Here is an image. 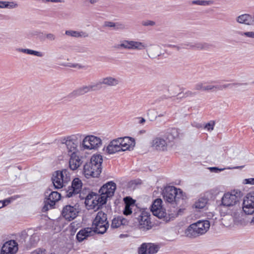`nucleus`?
I'll list each match as a JSON object with an SVG mask.
<instances>
[{"instance_id":"obj_1","label":"nucleus","mask_w":254,"mask_h":254,"mask_svg":"<svg viewBox=\"0 0 254 254\" xmlns=\"http://www.w3.org/2000/svg\"><path fill=\"white\" fill-rule=\"evenodd\" d=\"M102 162L103 158L101 155H93L90 161L84 165L83 172L85 177L87 179L98 177L101 173Z\"/></svg>"},{"instance_id":"obj_2","label":"nucleus","mask_w":254,"mask_h":254,"mask_svg":"<svg viewBox=\"0 0 254 254\" xmlns=\"http://www.w3.org/2000/svg\"><path fill=\"white\" fill-rule=\"evenodd\" d=\"M93 232L96 234H103L109 227V223L107 220V215L102 211L98 212L93 220Z\"/></svg>"},{"instance_id":"obj_3","label":"nucleus","mask_w":254,"mask_h":254,"mask_svg":"<svg viewBox=\"0 0 254 254\" xmlns=\"http://www.w3.org/2000/svg\"><path fill=\"white\" fill-rule=\"evenodd\" d=\"M70 180V174L67 169L55 171L53 174L52 181L55 189L63 188Z\"/></svg>"},{"instance_id":"obj_4","label":"nucleus","mask_w":254,"mask_h":254,"mask_svg":"<svg viewBox=\"0 0 254 254\" xmlns=\"http://www.w3.org/2000/svg\"><path fill=\"white\" fill-rule=\"evenodd\" d=\"M163 195L166 202L171 204H177L180 198H183L184 192L180 189L169 186L165 189Z\"/></svg>"},{"instance_id":"obj_5","label":"nucleus","mask_w":254,"mask_h":254,"mask_svg":"<svg viewBox=\"0 0 254 254\" xmlns=\"http://www.w3.org/2000/svg\"><path fill=\"white\" fill-rule=\"evenodd\" d=\"M116 190V184L113 181H110L103 185L99 190L100 196L99 197L100 205L107 203V198L113 196Z\"/></svg>"},{"instance_id":"obj_6","label":"nucleus","mask_w":254,"mask_h":254,"mask_svg":"<svg viewBox=\"0 0 254 254\" xmlns=\"http://www.w3.org/2000/svg\"><path fill=\"white\" fill-rule=\"evenodd\" d=\"M81 136L79 134H73L62 139V144H65L68 154L77 153V146L80 143Z\"/></svg>"},{"instance_id":"obj_7","label":"nucleus","mask_w":254,"mask_h":254,"mask_svg":"<svg viewBox=\"0 0 254 254\" xmlns=\"http://www.w3.org/2000/svg\"><path fill=\"white\" fill-rule=\"evenodd\" d=\"M150 217V212L147 208L140 210V215L137 217V222L139 223L140 229L145 230L151 228Z\"/></svg>"},{"instance_id":"obj_8","label":"nucleus","mask_w":254,"mask_h":254,"mask_svg":"<svg viewBox=\"0 0 254 254\" xmlns=\"http://www.w3.org/2000/svg\"><path fill=\"white\" fill-rule=\"evenodd\" d=\"M101 145V139L93 135L86 136L82 142V145L84 149H96Z\"/></svg>"},{"instance_id":"obj_9","label":"nucleus","mask_w":254,"mask_h":254,"mask_svg":"<svg viewBox=\"0 0 254 254\" xmlns=\"http://www.w3.org/2000/svg\"><path fill=\"white\" fill-rule=\"evenodd\" d=\"M150 211L153 215L159 219L165 218L167 213L162 207V200L161 198L155 199L150 207Z\"/></svg>"},{"instance_id":"obj_10","label":"nucleus","mask_w":254,"mask_h":254,"mask_svg":"<svg viewBox=\"0 0 254 254\" xmlns=\"http://www.w3.org/2000/svg\"><path fill=\"white\" fill-rule=\"evenodd\" d=\"M82 186V183L78 178H74L71 183V186L68 187L67 190H64V195L66 197L70 198L73 195L79 193Z\"/></svg>"},{"instance_id":"obj_11","label":"nucleus","mask_w":254,"mask_h":254,"mask_svg":"<svg viewBox=\"0 0 254 254\" xmlns=\"http://www.w3.org/2000/svg\"><path fill=\"white\" fill-rule=\"evenodd\" d=\"M45 199L48 200V204L50 208H54L56 202L61 198V193L58 191H53L52 189L49 188L45 192Z\"/></svg>"},{"instance_id":"obj_12","label":"nucleus","mask_w":254,"mask_h":254,"mask_svg":"<svg viewBox=\"0 0 254 254\" xmlns=\"http://www.w3.org/2000/svg\"><path fill=\"white\" fill-rule=\"evenodd\" d=\"M146 47V46L143 43L128 40H124L117 47L118 48H123L127 50L135 49L138 50L144 49Z\"/></svg>"},{"instance_id":"obj_13","label":"nucleus","mask_w":254,"mask_h":254,"mask_svg":"<svg viewBox=\"0 0 254 254\" xmlns=\"http://www.w3.org/2000/svg\"><path fill=\"white\" fill-rule=\"evenodd\" d=\"M239 201V197L235 194L229 192L224 193L221 198V205L229 207L236 205Z\"/></svg>"},{"instance_id":"obj_14","label":"nucleus","mask_w":254,"mask_h":254,"mask_svg":"<svg viewBox=\"0 0 254 254\" xmlns=\"http://www.w3.org/2000/svg\"><path fill=\"white\" fill-rule=\"evenodd\" d=\"M78 213V211L74 206L66 205L63 208L62 215L65 219L70 221L77 217Z\"/></svg>"},{"instance_id":"obj_15","label":"nucleus","mask_w":254,"mask_h":254,"mask_svg":"<svg viewBox=\"0 0 254 254\" xmlns=\"http://www.w3.org/2000/svg\"><path fill=\"white\" fill-rule=\"evenodd\" d=\"M119 144H120V146L123 149L121 151H125L127 150H133L135 145V142L134 138L131 137L126 136L122 137L121 143H119Z\"/></svg>"},{"instance_id":"obj_16","label":"nucleus","mask_w":254,"mask_h":254,"mask_svg":"<svg viewBox=\"0 0 254 254\" xmlns=\"http://www.w3.org/2000/svg\"><path fill=\"white\" fill-rule=\"evenodd\" d=\"M179 136V129L175 127H170L166 129L163 135V137L168 142L173 141Z\"/></svg>"},{"instance_id":"obj_17","label":"nucleus","mask_w":254,"mask_h":254,"mask_svg":"<svg viewBox=\"0 0 254 254\" xmlns=\"http://www.w3.org/2000/svg\"><path fill=\"white\" fill-rule=\"evenodd\" d=\"M152 147L157 150L164 151L167 150V142L164 137H156L152 141Z\"/></svg>"},{"instance_id":"obj_18","label":"nucleus","mask_w":254,"mask_h":254,"mask_svg":"<svg viewBox=\"0 0 254 254\" xmlns=\"http://www.w3.org/2000/svg\"><path fill=\"white\" fill-rule=\"evenodd\" d=\"M236 21L240 24H244L249 26L254 25V13L253 15L243 14L236 18Z\"/></svg>"},{"instance_id":"obj_19","label":"nucleus","mask_w":254,"mask_h":254,"mask_svg":"<svg viewBox=\"0 0 254 254\" xmlns=\"http://www.w3.org/2000/svg\"><path fill=\"white\" fill-rule=\"evenodd\" d=\"M93 230L91 228L86 227L81 229L76 236V239L78 242H82L88 237L92 236L94 234Z\"/></svg>"},{"instance_id":"obj_20","label":"nucleus","mask_w":254,"mask_h":254,"mask_svg":"<svg viewBox=\"0 0 254 254\" xmlns=\"http://www.w3.org/2000/svg\"><path fill=\"white\" fill-rule=\"evenodd\" d=\"M68 155L70 156L69 160L70 169L73 171L76 170L82 163L81 157L77 155L76 153L70 154Z\"/></svg>"},{"instance_id":"obj_21","label":"nucleus","mask_w":254,"mask_h":254,"mask_svg":"<svg viewBox=\"0 0 254 254\" xmlns=\"http://www.w3.org/2000/svg\"><path fill=\"white\" fill-rule=\"evenodd\" d=\"M9 254H14L18 251V243L16 240H10L5 242L2 248Z\"/></svg>"},{"instance_id":"obj_22","label":"nucleus","mask_w":254,"mask_h":254,"mask_svg":"<svg viewBox=\"0 0 254 254\" xmlns=\"http://www.w3.org/2000/svg\"><path fill=\"white\" fill-rule=\"evenodd\" d=\"M185 233L188 237L190 238H195L201 235L195 223L190 225L186 230Z\"/></svg>"},{"instance_id":"obj_23","label":"nucleus","mask_w":254,"mask_h":254,"mask_svg":"<svg viewBox=\"0 0 254 254\" xmlns=\"http://www.w3.org/2000/svg\"><path fill=\"white\" fill-rule=\"evenodd\" d=\"M100 196V194H97V193L94 192H89L85 197H81V199H83L85 198V202L86 203H89V200L92 199V203L93 204H95L96 205H99L101 206L100 205V199L99 197Z\"/></svg>"},{"instance_id":"obj_24","label":"nucleus","mask_w":254,"mask_h":254,"mask_svg":"<svg viewBox=\"0 0 254 254\" xmlns=\"http://www.w3.org/2000/svg\"><path fill=\"white\" fill-rule=\"evenodd\" d=\"M89 92H90L89 85L83 86L73 91L68 95V97L69 98H76Z\"/></svg>"},{"instance_id":"obj_25","label":"nucleus","mask_w":254,"mask_h":254,"mask_svg":"<svg viewBox=\"0 0 254 254\" xmlns=\"http://www.w3.org/2000/svg\"><path fill=\"white\" fill-rule=\"evenodd\" d=\"M185 45H187L188 49H196L199 50L208 49L213 47L212 45L207 43H196L194 44L186 43Z\"/></svg>"},{"instance_id":"obj_26","label":"nucleus","mask_w":254,"mask_h":254,"mask_svg":"<svg viewBox=\"0 0 254 254\" xmlns=\"http://www.w3.org/2000/svg\"><path fill=\"white\" fill-rule=\"evenodd\" d=\"M242 208L246 214L252 215L254 213V203L243 199Z\"/></svg>"},{"instance_id":"obj_27","label":"nucleus","mask_w":254,"mask_h":254,"mask_svg":"<svg viewBox=\"0 0 254 254\" xmlns=\"http://www.w3.org/2000/svg\"><path fill=\"white\" fill-rule=\"evenodd\" d=\"M195 223L198 227L200 234L206 233L210 227V222L208 220H199Z\"/></svg>"},{"instance_id":"obj_28","label":"nucleus","mask_w":254,"mask_h":254,"mask_svg":"<svg viewBox=\"0 0 254 254\" xmlns=\"http://www.w3.org/2000/svg\"><path fill=\"white\" fill-rule=\"evenodd\" d=\"M116 142L115 141H111L107 147V152L108 154H112L115 153L117 152L121 151V150H123L121 146H119L117 144H114Z\"/></svg>"},{"instance_id":"obj_29","label":"nucleus","mask_w":254,"mask_h":254,"mask_svg":"<svg viewBox=\"0 0 254 254\" xmlns=\"http://www.w3.org/2000/svg\"><path fill=\"white\" fill-rule=\"evenodd\" d=\"M102 84H105L109 86H114L119 84V80L111 76H108L103 78L101 81Z\"/></svg>"},{"instance_id":"obj_30","label":"nucleus","mask_w":254,"mask_h":254,"mask_svg":"<svg viewBox=\"0 0 254 254\" xmlns=\"http://www.w3.org/2000/svg\"><path fill=\"white\" fill-rule=\"evenodd\" d=\"M28 236V234L27 231L26 230L22 231L20 233H19L16 238V241H17L18 244H19L21 246L23 245H25V241L27 239Z\"/></svg>"},{"instance_id":"obj_31","label":"nucleus","mask_w":254,"mask_h":254,"mask_svg":"<svg viewBox=\"0 0 254 254\" xmlns=\"http://www.w3.org/2000/svg\"><path fill=\"white\" fill-rule=\"evenodd\" d=\"M65 34L66 35L72 36L73 37H88V34L83 31H76L73 30H66L65 31Z\"/></svg>"},{"instance_id":"obj_32","label":"nucleus","mask_w":254,"mask_h":254,"mask_svg":"<svg viewBox=\"0 0 254 254\" xmlns=\"http://www.w3.org/2000/svg\"><path fill=\"white\" fill-rule=\"evenodd\" d=\"M104 27L113 28L115 30L123 29L125 28V25L119 22H113L111 21H105L104 23Z\"/></svg>"},{"instance_id":"obj_33","label":"nucleus","mask_w":254,"mask_h":254,"mask_svg":"<svg viewBox=\"0 0 254 254\" xmlns=\"http://www.w3.org/2000/svg\"><path fill=\"white\" fill-rule=\"evenodd\" d=\"M18 51L20 52H22L23 53H26L28 55H34L39 57H42L43 56L44 54L43 53L37 51H34L31 49H21L19 48L18 49Z\"/></svg>"},{"instance_id":"obj_34","label":"nucleus","mask_w":254,"mask_h":254,"mask_svg":"<svg viewBox=\"0 0 254 254\" xmlns=\"http://www.w3.org/2000/svg\"><path fill=\"white\" fill-rule=\"evenodd\" d=\"M30 242L27 245L28 247H35L40 240L39 236L37 233H34L29 238Z\"/></svg>"},{"instance_id":"obj_35","label":"nucleus","mask_w":254,"mask_h":254,"mask_svg":"<svg viewBox=\"0 0 254 254\" xmlns=\"http://www.w3.org/2000/svg\"><path fill=\"white\" fill-rule=\"evenodd\" d=\"M208 198L205 197L199 198L195 203V207L198 209L204 208L208 202Z\"/></svg>"},{"instance_id":"obj_36","label":"nucleus","mask_w":254,"mask_h":254,"mask_svg":"<svg viewBox=\"0 0 254 254\" xmlns=\"http://www.w3.org/2000/svg\"><path fill=\"white\" fill-rule=\"evenodd\" d=\"M248 83H232L225 84L222 85H217V89L219 90H222L223 89H225L228 87H232L233 86H242V85H247Z\"/></svg>"},{"instance_id":"obj_37","label":"nucleus","mask_w":254,"mask_h":254,"mask_svg":"<svg viewBox=\"0 0 254 254\" xmlns=\"http://www.w3.org/2000/svg\"><path fill=\"white\" fill-rule=\"evenodd\" d=\"M148 254H155L158 252L160 248L159 246L153 243H148Z\"/></svg>"},{"instance_id":"obj_38","label":"nucleus","mask_w":254,"mask_h":254,"mask_svg":"<svg viewBox=\"0 0 254 254\" xmlns=\"http://www.w3.org/2000/svg\"><path fill=\"white\" fill-rule=\"evenodd\" d=\"M148 243H142L138 249V254H148Z\"/></svg>"},{"instance_id":"obj_39","label":"nucleus","mask_w":254,"mask_h":254,"mask_svg":"<svg viewBox=\"0 0 254 254\" xmlns=\"http://www.w3.org/2000/svg\"><path fill=\"white\" fill-rule=\"evenodd\" d=\"M102 84L101 81L96 83H92L89 85L90 91H95L101 90L102 88Z\"/></svg>"},{"instance_id":"obj_40","label":"nucleus","mask_w":254,"mask_h":254,"mask_svg":"<svg viewBox=\"0 0 254 254\" xmlns=\"http://www.w3.org/2000/svg\"><path fill=\"white\" fill-rule=\"evenodd\" d=\"M192 3L200 5H209L213 3L212 0H195L192 1Z\"/></svg>"},{"instance_id":"obj_41","label":"nucleus","mask_w":254,"mask_h":254,"mask_svg":"<svg viewBox=\"0 0 254 254\" xmlns=\"http://www.w3.org/2000/svg\"><path fill=\"white\" fill-rule=\"evenodd\" d=\"M185 43H182L180 45H171V44H168L166 46L169 48H173L176 49L178 51H181V50L183 49H188V47L187 46Z\"/></svg>"},{"instance_id":"obj_42","label":"nucleus","mask_w":254,"mask_h":254,"mask_svg":"<svg viewBox=\"0 0 254 254\" xmlns=\"http://www.w3.org/2000/svg\"><path fill=\"white\" fill-rule=\"evenodd\" d=\"M244 199L254 203V190L251 191L244 197Z\"/></svg>"},{"instance_id":"obj_43","label":"nucleus","mask_w":254,"mask_h":254,"mask_svg":"<svg viewBox=\"0 0 254 254\" xmlns=\"http://www.w3.org/2000/svg\"><path fill=\"white\" fill-rule=\"evenodd\" d=\"M124 200L125 203V205H128L129 206H134L135 201L130 196H126L124 197Z\"/></svg>"},{"instance_id":"obj_44","label":"nucleus","mask_w":254,"mask_h":254,"mask_svg":"<svg viewBox=\"0 0 254 254\" xmlns=\"http://www.w3.org/2000/svg\"><path fill=\"white\" fill-rule=\"evenodd\" d=\"M18 5L15 1H4V8H14L18 7Z\"/></svg>"},{"instance_id":"obj_45","label":"nucleus","mask_w":254,"mask_h":254,"mask_svg":"<svg viewBox=\"0 0 254 254\" xmlns=\"http://www.w3.org/2000/svg\"><path fill=\"white\" fill-rule=\"evenodd\" d=\"M119 219L118 217L114 218L112 222L111 227L112 228H117L119 227L121 224H120Z\"/></svg>"},{"instance_id":"obj_46","label":"nucleus","mask_w":254,"mask_h":254,"mask_svg":"<svg viewBox=\"0 0 254 254\" xmlns=\"http://www.w3.org/2000/svg\"><path fill=\"white\" fill-rule=\"evenodd\" d=\"M238 33L241 36H245L248 37L254 38V32H242L238 31Z\"/></svg>"},{"instance_id":"obj_47","label":"nucleus","mask_w":254,"mask_h":254,"mask_svg":"<svg viewBox=\"0 0 254 254\" xmlns=\"http://www.w3.org/2000/svg\"><path fill=\"white\" fill-rule=\"evenodd\" d=\"M181 94L182 93H179L178 94V96H179L180 98H186L189 96L193 97L196 95V93L191 92L190 91H188L185 93L183 94V95L182 96H181Z\"/></svg>"},{"instance_id":"obj_48","label":"nucleus","mask_w":254,"mask_h":254,"mask_svg":"<svg viewBox=\"0 0 254 254\" xmlns=\"http://www.w3.org/2000/svg\"><path fill=\"white\" fill-rule=\"evenodd\" d=\"M132 213V209L128 205H125L123 210V214L125 215H128Z\"/></svg>"},{"instance_id":"obj_49","label":"nucleus","mask_w":254,"mask_h":254,"mask_svg":"<svg viewBox=\"0 0 254 254\" xmlns=\"http://www.w3.org/2000/svg\"><path fill=\"white\" fill-rule=\"evenodd\" d=\"M214 125L215 122L214 121H212L211 122L207 123L205 125L204 128H207L208 130H212L214 128Z\"/></svg>"},{"instance_id":"obj_50","label":"nucleus","mask_w":254,"mask_h":254,"mask_svg":"<svg viewBox=\"0 0 254 254\" xmlns=\"http://www.w3.org/2000/svg\"><path fill=\"white\" fill-rule=\"evenodd\" d=\"M46 38L51 41H55L56 39V35L52 33H47L45 35Z\"/></svg>"},{"instance_id":"obj_51","label":"nucleus","mask_w":254,"mask_h":254,"mask_svg":"<svg viewBox=\"0 0 254 254\" xmlns=\"http://www.w3.org/2000/svg\"><path fill=\"white\" fill-rule=\"evenodd\" d=\"M214 89H217V85H209L204 86L203 91H209V90L214 91Z\"/></svg>"},{"instance_id":"obj_52","label":"nucleus","mask_w":254,"mask_h":254,"mask_svg":"<svg viewBox=\"0 0 254 254\" xmlns=\"http://www.w3.org/2000/svg\"><path fill=\"white\" fill-rule=\"evenodd\" d=\"M142 24L144 26H154L155 24V22L151 20H147L142 21Z\"/></svg>"},{"instance_id":"obj_53","label":"nucleus","mask_w":254,"mask_h":254,"mask_svg":"<svg viewBox=\"0 0 254 254\" xmlns=\"http://www.w3.org/2000/svg\"><path fill=\"white\" fill-rule=\"evenodd\" d=\"M244 183L245 184L254 185V178L245 179Z\"/></svg>"},{"instance_id":"obj_54","label":"nucleus","mask_w":254,"mask_h":254,"mask_svg":"<svg viewBox=\"0 0 254 254\" xmlns=\"http://www.w3.org/2000/svg\"><path fill=\"white\" fill-rule=\"evenodd\" d=\"M210 170L214 173H218L223 171L224 169H220L216 167H213L209 168Z\"/></svg>"},{"instance_id":"obj_55","label":"nucleus","mask_w":254,"mask_h":254,"mask_svg":"<svg viewBox=\"0 0 254 254\" xmlns=\"http://www.w3.org/2000/svg\"><path fill=\"white\" fill-rule=\"evenodd\" d=\"M203 84L202 83H198L195 85L194 86V89L197 90H202L203 91Z\"/></svg>"},{"instance_id":"obj_56","label":"nucleus","mask_w":254,"mask_h":254,"mask_svg":"<svg viewBox=\"0 0 254 254\" xmlns=\"http://www.w3.org/2000/svg\"><path fill=\"white\" fill-rule=\"evenodd\" d=\"M118 218L120 222V224H121V225H125L127 224V220L126 218H124L122 216H118Z\"/></svg>"},{"instance_id":"obj_57","label":"nucleus","mask_w":254,"mask_h":254,"mask_svg":"<svg viewBox=\"0 0 254 254\" xmlns=\"http://www.w3.org/2000/svg\"><path fill=\"white\" fill-rule=\"evenodd\" d=\"M44 202H45V205L43 206V209H42L43 212L47 211L49 209L48 207V206H49V204H48V200H47V199H46V200L44 201Z\"/></svg>"},{"instance_id":"obj_58","label":"nucleus","mask_w":254,"mask_h":254,"mask_svg":"<svg viewBox=\"0 0 254 254\" xmlns=\"http://www.w3.org/2000/svg\"><path fill=\"white\" fill-rule=\"evenodd\" d=\"M70 67H74V68H78L79 69L83 68L84 67V66L81 65V64H71V65H70Z\"/></svg>"},{"instance_id":"obj_59","label":"nucleus","mask_w":254,"mask_h":254,"mask_svg":"<svg viewBox=\"0 0 254 254\" xmlns=\"http://www.w3.org/2000/svg\"><path fill=\"white\" fill-rule=\"evenodd\" d=\"M43 2H64V0H42Z\"/></svg>"},{"instance_id":"obj_60","label":"nucleus","mask_w":254,"mask_h":254,"mask_svg":"<svg viewBox=\"0 0 254 254\" xmlns=\"http://www.w3.org/2000/svg\"><path fill=\"white\" fill-rule=\"evenodd\" d=\"M29 242H30V239L28 237L27 239H26L25 241V245H23L22 247H23L24 248H26L27 250L30 249L31 247H28L27 245L29 243Z\"/></svg>"},{"instance_id":"obj_61","label":"nucleus","mask_w":254,"mask_h":254,"mask_svg":"<svg viewBox=\"0 0 254 254\" xmlns=\"http://www.w3.org/2000/svg\"><path fill=\"white\" fill-rule=\"evenodd\" d=\"M2 202V204L4 205V206L7 205L10 202V200L9 198L5 199L4 200H1Z\"/></svg>"},{"instance_id":"obj_62","label":"nucleus","mask_w":254,"mask_h":254,"mask_svg":"<svg viewBox=\"0 0 254 254\" xmlns=\"http://www.w3.org/2000/svg\"><path fill=\"white\" fill-rule=\"evenodd\" d=\"M122 140V137H119L117 139H113L112 141H115L116 142L114 144H117V145H118L119 146H120V144H119V143H121V140Z\"/></svg>"},{"instance_id":"obj_63","label":"nucleus","mask_w":254,"mask_h":254,"mask_svg":"<svg viewBox=\"0 0 254 254\" xmlns=\"http://www.w3.org/2000/svg\"><path fill=\"white\" fill-rule=\"evenodd\" d=\"M75 222H72L70 224V226L71 227V233H75L76 231V229L75 228Z\"/></svg>"},{"instance_id":"obj_64","label":"nucleus","mask_w":254,"mask_h":254,"mask_svg":"<svg viewBox=\"0 0 254 254\" xmlns=\"http://www.w3.org/2000/svg\"><path fill=\"white\" fill-rule=\"evenodd\" d=\"M138 215H140V211L138 212H135L133 214L132 216L136 219L137 220V217H138ZM137 221H135V222H137Z\"/></svg>"}]
</instances>
